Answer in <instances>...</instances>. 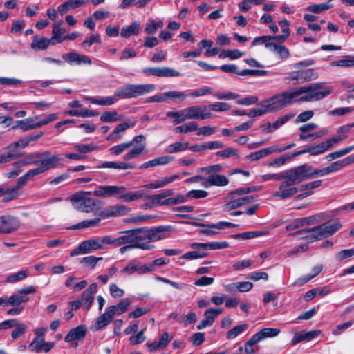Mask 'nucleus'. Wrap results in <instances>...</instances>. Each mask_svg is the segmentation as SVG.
<instances>
[{"mask_svg": "<svg viewBox=\"0 0 354 354\" xmlns=\"http://www.w3.org/2000/svg\"><path fill=\"white\" fill-rule=\"evenodd\" d=\"M122 118L123 116L115 111H106L100 116V120L103 122H115L122 120Z\"/></svg>", "mask_w": 354, "mask_h": 354, "instance_id": "a18cd8bd", "label": "nucleus"}, {"mask_svg": "<svg viewBox=\"0 0 354 354\" xmlns=\"http://www.w3.org/2000/svg\"><path fill=\"white\" fill-rule=\"evenodd\" d=\"M279 333L280 330L278 328H265L253 335L259 342L266 338L276 337L279 334Z\"/></svg>", "mask_w": 354, "mask_h": 354, "instance_id": "4c0bfd02", "label": "nucleus"}, {"mask_svg": "<svg viewBox=\"0 0 354 354\" xmlns=\"http://www.w3.org/2000/svg\"><path fill=\"white\" fill-rule=\"evenodd\" d=\"M145 196V193L141 190L126 192V188L124 187V189L121 191V194H120L119 199L129 203L142 198Z\"/></svg>", "mask_w": 354, "mask_h": 354, "instance_id": "c9c22d12", "label": "nucleus"}, {"mask_svg": "<svg viewBox=\"0 0 354 354\" xmlns=\"http://www.w3.org/2000/svg\"><path fill=\"white\" fill-rule=\"evenodd\" d=\"M87 328L84 325H80L69 330L66 335L64 341L66 342H71L75 340H82L86 335Z\"/></svg>", "mask_w": 354, "mask_h": 354, "instance_id": "b1692460", "label": "nucleus"}, {"mask_svg": "<svg viewBox=\"0 0 354 354\" xmlns=\"http://www.w3.org/2000/svg\"><path fill=\"white\" fill-rule=\"evenodd\" d=\"M269 234L268 231H250L241 234H234L232 237L236 239H251L261 236H266Z\"/></svg>", "mask_w": 354, "mask_h": 354, "instance_id": "c03bdc74", "label": "nucleus"}, {"mask_svg": "<svg viewBox=\"0 0 354 354\" xmlns=\"http://www.w3.org/2000/svg\"><path fill=\"white\" fill-rule=\"evenodd\" d=\"M337 171L342 170L344 167L354 163V155L349 156L342 160L335 162Z\"/></svg>", "mask_w": 354, "mask_h": 354, "instance_id": "774afa93", "label": "nucleus"}, {"mask_svg": "<svg viewBox=\"0 0 354 354\" xmlns=\"http://www.w3.org/2000/svg\"><path fill=\"white\" fill-rule=\"evenodd\" d=\"M53 167L52 169H55L56 167L63 166L62 164L63 158L58 156L57 155H52L50 151H45L44 152H34L30 153L26 155L23 159H21L18 161L15 162L12 164L13 167H26L29 165H41L42 161L44 160H53Z\"/></svg>", "mask_w": 354, "mask_h": 354, "instance_id": "0eeeda50", "label": "nucleus"}, {"mask_svg": "<svg viewBox=\"0 0 354 354\" xmlns=\"http://www.w3.org/2000/svg\"><path fill=\"white\" fill-rule=\"evenodd\" d=\"M324 83L316 82L295 88L294 93L297 102L318 101L326 97L331 93V89H324Z\"/></svg>", "mask_w": 354, "mask_h": 354, "instance_id": "39448f33", "label": "nucleus"}, {"mask_svg": "<svg viewBox=\"0 0 354 354\" xmlns=\"http://www.w3.org/2000/svg\"><path fill=\"white\" fill-rule=\"evenodd\" d=\"M331 66H342V67H352L354 66V57L345 56L343 59L335 60L331 62Z\"/></svg>", "mask_w": 354, "mask_h": 354, "instance_id": "603ef678", "label": "nucleus"}, {"mask_svg": "<svg viewBox=\"0 0 354 354\" xmlns=\"http://www.w3.org/2000/svg\"><path fill=\"white\" fill-rule=\"evenodd\" d=\"M274 153L273 146L265 148L254 152H252L246 156V158L252 161H256Z\"/></svg>", "mask_w": 354, "mask_h": 354, "instance_id": "58836bf2", "label": "nucleus"}, {"mask_svg": "<svg viewBox=\"0 0 354 354\" xmlns=\"http://www.w3.org/2000/svg\"><path fill=\"white\" fill-rule=\"evenodd\" d=\"M254 201V198L252 196H246L239 198L237 199L232 200L227 203L223 207L225 211H231L243 205L250 203Z\"/></svg>", "mask_w": 354, "mask_h": 354, "instance_id": "c756f323", "label": "nucleus"}, {"mask_svg": "<svg viewBox=\"0 0 354 354\" xmlns=\"http://www.w3.org/2000/svg\"><path fill=\"white\" fill-rule=\"evenodd\" d=\"M63 24V21H59L53 24V30H52V45H55L56 44H60L63 41L65 40L64 33L66 32V29L62 27Z\"/></svg>", "mask_w": 354, "mask_h": 354, "instance_id": "c85d7f7f", "label": "nucleus"}, {"mask_svg": "<svg viewBox=\"0 0 354 354\" xmlns=\"http://www.w3.org/2000/svg\"><path fill=\"white\" fill-rule=\"evenodd\" d=\"M62 58L64 62L69 64L70 65H91L92 64V61L88 56L85 55H80L75 51L63 54Z\"/></svg>", "mask_w": 354, "mask_h": 354, "instance_id": "f3484780", "label": "nucleus"}, {"mask_svg": "<svg viewBox=\"0 0 354 354\" xmlns=\"http://www.w3.org/2000/svg\"><path fill=\"white\" fill-rule=\"evenodd\" d=\"M52 44V39L44 36L35 35L30 44V48L36 51L45 50Z\"/></svg>", "mask_w": 354, "mask_h": 354, "instance_id": "2f4dec72", "label": "nucleus"}, {"mask_svg": "<svg viewBox=\"0 0 354 354\" xmlns=\"http://www.w3.org/2000/svg\"><path fill=\"white\" fill-rule=\"evenodd\" d=\"M45 339L34 338L33 340L28 345V348L31 351H35L39 353L42 351V345Z\"/></svg>", "mask_w": 354, "mask_h": 354, "instance_id": "680f3d73", "label": "nucleus"}, {"mask_svg": "<svg viewBox=\"0 0 354 354\" xmlns=\"http://www.w3.org/2000/svg\"><path fill=\"white\" fill-rule=\"evenodd\" d=\"M100 249H102V245L100 243L99 237L91 239L82 241L77 248L71 251V256L88 254Z\"/></svg>", "mask_w": 354, "mask_h": 354, "instance_id": "ddd939ff", "label": "nucleus"}, {"mask_svg": "<svg viewBox=\"0 0 354 354\" xmlns=\"http://www.w3.org/2000/svg\"><path fill=\"white\" fill-rule=\"evenodd\" d=\"M248 327L247 324H242L234 326L227 332L226 337L228 339H233L245 331Z\"/></svg>", "mask_w": 354, "mask_h": 354, "instance_id": "de8ad7c7", "label": "nucleus"}, {"mask_svg": "<svg viewBox=\"0 0 354 354\" xmlns=\"http://www.w3.org/2000/svg\"><path fill=\"white\" fill-rule=\"evenodd\" d=\"M131 304V300L128 298H125L117 304L107 307L106 309L113 317L114 315H120L127 312Z\"/></svg>", "mask_w": 354, "mask_h": 354, "instance_id": "cd10ccee", "label": "nucleus"}, {"mask_svg": "<svg viewBox=\"0 0 354 354\" xmlns=\"http://www.w3.org/2000/svg\"><path fill=\"white\" fill-rule=\"evenodd\" d=\"M131 212V208L122 204H116L105 208L102 214L104 218L118 217L127 215Z\"/></svg>", "mask_w": 354, "mask_h": 354, "instance_id": "6ab92c4d", "label": "nucleus"}, {"mask_svg": "<svg viewBox=\"0 0 354 354\" xmlns=\"http://www.w3.org/2000/svg\"><path fill=\"white\" fill-rule=\"evenodd\" d=\"M135 124V122H131L129 120H127L125 122L119 124L115 127L113 131L107 136L106 140L116 142L122 139V138L123 137L122 133H124L127 129L133 127Z\"/></svg>", "mask_w": 354, "mask_h": 354, "instance_id": "412c9836", "label": "nucleus"}, {"mask_svg": "<svg viewBox=\"0 0 354 354\" xmlns=\"http://www.w3.org/2000/svg\"><path fill=\"white\" fill-rule=\"evenodd\" d=\"M171 339L172 337L169 336V333L165 332L160 335L158 342H147L146 346L151 352H154L157 350L165 349Z\"/></svg>", "mask_w": 354, "mask_h": 354, "instance_id": "5701e85b", "label": "nucleus"}, {"mask_svg": "<svg viewBox=\"0 0 354 354\" xmlns=\"http://www.w3.org/2000/svg\"><path fill=\"white\" fill-rule=\"evenodd\" d=\"M100 218H94L92 219L84 220L82 222H80L75 225L72 228L73 229H84L93 226L97 225L100 222Z\"/></svg>", "mask_w": 354, "mask_h": 354, "instance_id": "6e6d98bb", "label": "nucleus"}, {"mask_svg": "<svg viewBox=\"0 0 354 354\" xmlns=\"http://www.w3.org/2000/svg\"><path fill=\"white\" fill-rule=\"evenodd\" d=\"M297 102L294 91H285L264 100L259 105L263 106L268 113L277 112Z\"/></svg>", "mask_w": 354, "mask_h": 354, "instance_id": "423d86ee", "label": "nucleus"}, {"mask_svg": "<svg viewBox=\"0 0 354 354\" xmlns=\"http://www.w3.org/2000/svg\"><path fill=\"white\" fill-rule=\"evenodd\" d=\"M331 7V5L325 3L319 4H313L307 6L306 8V10L313 13L319 14L324 11L329 10Z\"/></svg>", "mask_w": 354, "mask_h": 354, "instance_id": "864d4df0", "label": "nucleus"}, {"mask_svg": "<svg viewBox=\"0 0 354 354\" xmlns=\"http://www.w3.org/2000/svg\"><path fill=\"white\" fill-rule=\"evenodd\" d=\"M229 183L228 178L221 174H211L205 178L203 183L205 187H209L212 186L223 187Z\"/></svg>", "mask_w": 354, "mask_h": 354, "instance_id": "a878e982", "label": "nucleus"}, {"mask_svg": "<svg viewBox=\"0 0 354 354\" xmlns=\"http://www.w3.org/2000/svg\"><path fill=\"white\" fill-rule=\"evenodd\" d=\"M91 194V192H77L72 194L68 200L77 211L90 213L95 209L98 202V200L88 196Z\"/></svg>", "mask_w": 354, "mask_h": 354, "instance_id": "6e6552de", "label": "nucleus"}, {"mask_svg": "<svg viewBox=\"0 0 354 354\" xmlns=\"http://www.w3.org/2000/svg\"><path fill=\"white\" fill-rule=\"evenodd\" d=\"M198 248L199 249L197 250L190 251L184 254L182 256V258L185 259L193 260L196 259H201L207 255V252L205 250L200 248Z\"/></svg>", "mask_w": 354, "mask_h": 354, "instance_id": "09e8293b", "label": "nucleus"}, {"mask_svg": "<svg viewBox=\"0 0 354 354\" xmlns=\"http://www.w3.org/2000/svg\"><path fill=\"white\" fill-rule=\"evenodd\" d=\"M53 160L54 159L44 160L42 161L41 165H39L38 167L27 171L23 176L18 178L17 184L13 189H16V191L19 192V190L22 188L28 180H32L34 177L44 173L49 169H51L52 167H53Z\"/></svg>", "mask_w": 354, "mask_h": 354, "instance_id": "1a4fd4ad", "label": "nucleus"}, {"mask_svg": "<svg viewBox=\"0 0 354 354\" xmlns=\"http://www.w3.org/2000/svg\"><path fill=\"white\" fill-rule=\"evenodd\" d=\"M140 31V25L134 21L129 26H123L121 29L120 36L124 38H129L132 35H138Z\"/></svg>", "mask_w": 354, "mask_h": 354, "instance_id": "a19ab883", "label": "nucleus"}, {"mask_svg": "<svg viewBox=\"0 0 354 354\" xmlns=\"http://www.w3.org/2000/svg\"><path fill=\"white\" fill-rule=\"evenodd\" d=\"M165 96L166 100L170 98L176 100L178 102H181L184 101L187 97H189L188 94H185L183 92L175 90L165 92Z\"/></svg>", "mask_w": 354, "mask_h": 354, "instance_id": "8fccbe9b", "label": "nucleus"}, {"mask_svg": "<svg viewBox=\"0 0 354 354\" xmlns=\"http://www.w3.org/2000/svg\"><path fill=\"white\" fill-rule=\"evenodd\" d=\"M268 74V71L257 69H244L239 73L241 76H266Z\"/></svg>", "mask_w": 354, "mask_h": 354, "instance_id": "bf43d9fd", "label": "nucleus"}, {"mask_svg": "<svg viewBox=\"0 0 354 354\" xmlns=\"http://www.w3.org/2000/svg\"><path fill=\"white\" fill-rule=\"evenodd\" d=\"M35 292L36 289L32 286L19 289L17 291V294H14L8 298L9 305L12 306H19L22 303H26L29 300L27 295L34 293Z\"/></svg>", "mask_w": 354, "mask_h": 354, "instance_id": "2eb2a0df", "label": "nucleus"}, {"mask_svg": "<svg viewBox=\"0 0 354 354\" xmlns=\"http://www.w3.org/2000/svg\"><path fill=\"white\" fill-rule=\"evenodd\" d=\"M28 276V272L26 270H20L17 272L9 275L6 278L8 283H15L26 279Z\"/></svg>", "mask_w": 354, "mask_h": 354, "instance_id": "4d7b16f0", "label": "nucleus"}, {"mask_svg": "<svg viewBox=\"0 0 354 354\" xmlns=\"http://www.w3.org/2000/svg\"><path fill=\"white\" fill-rule=\"evenodd\" d=\"M326 214L323 212L315 214L306 217L298 218L286 226V230L297 229L306 225L319 223L326 219Z\"/></svg>", "mask_w": 354, "mask_h": 354, "instance_id": "9b49d317", "label": "nucleus"}, {"mask_svg": "<svg viewBox=\"0 0 354 354\" xmlns=\"http://www.w3.org/2000/svg\"><path fill=\"white\" fill-rule=\"evenodd\" d=\"M22 156V153L19 152L10 143L9 145L3 147L0 153V165L10 162Z\"/></svg>", "mask_w": 354, "mask_h": 354, "instance_id": "aec40b11", "label": "nucleus"}, {"mask_svg": "<svg viewBox=\"0 0 354 354\" xmlns=\"http://www.w3.org/2000/svg\"><path fill=\"white\" fill-rule=\"evenodd\" d=\"M337 171H338L334 162L330 165L320 169H314L313 167H312L311 176L312 178H315L320 176H324L330 174L335 173Z\"/></svg>", "mask_w": 354, "mask_h": 354, "instance_id": "ea45409f", "label": "nucleus"}, {"mask_svg": "<svg viewBox=\"0 0 354 354\" xmlns=\"http://www.w3.org/2000/svg\"><path fill=\"white\" fill-rule=\"evenodd\" d=\"M229 246V243L226 241L222 242H211V243H196L191 245L192 248H200L205 251L207 250H219L225 249Z\"/></svg>", "mask_w": 354, "mask_h": 354, "instance_id": "f704fd0d", "label": "nucleus"}, {"mask_svg": "<svg viewBox=\"0 0 354 354\" xmlns=\"http://www.w3.org/2000/svg\"><path fill=\"white\" fill-rule=\"evenodd\" d=\"M259 343V341L255 338L254 335H252L245 343L244 345V350L247 354H254L256 351L254 349L253 346Z\"/></svg>", "mask_w": 354, "mask_h": 354, "instance_id": "69168bd1", "label": "nucleus"}, {"mask_svg": "<svg viewBox=\"0 0 354 354\" xmlns=\"http://www.w3.org/2000/svg\"><path fill=\"white\" fill-rule=\"evenodd\" d=\"M65 115L79 117H94L99 115V113L94 111H90L87 109L82 110L71 109L66 111Z\"/></svg>", "mask_w": 354, "mask_h": 354, "instance_id": "49530a36", "label": "nucleus"}, {"mask_svg": "<svg viewBox=\"0 0 354 354\" xmlns=\"http://www.w3.org/2000/svg\"><path fill=\"white\" fill-rule=\"evenodd\" d=\"M173 230L171 225H159L151 228L139 227L134 229L135 245L136 248L144 250H150L154 245L149 244L167 239L169 236V232Z\"/></svg>", "mask_w": 354, "mask_h": 354, "instance_id": "7ed1b4c3", "label": "nucleus"}, {"mask_svg": "<svg viewBox=\"0 0 354 354\" xmlns=\"http://www.w3.org/2000/svg\"><path fill=\"white\" fill-rule=\"evenodd\" d=\"M162 26H163V21H156L153 19H150L149 21V23L147 24V25H146V27L145 28V31L147 34L153 35V34H154L156 32V30L159 28H162Z\"/></svg>", "mask_w": 354, "mask_h": 354, "instance_id": "13d9d810", "label": "nucleus"}, {"mask_svg": "<svg viewBox=\"0 0 354 354\" xmlns=\"http://www.w3.org/2000/svg\"><path fill=\"white\" fill-rule=\"evenodd\" d=\"M174 158L171 156L165 155L157 157L153 160L147 161L139 166V169H145L151 167H155L159 165H165L173 161Z\"/></svg>", "mask_w": 354, "mask_h": 354, "instance_id": "393cba45", "label": "nucleus"}, {"mask_svg": "<svg viewBox=\"0 0 354 354\" xmlns=\"http://www.w3.org/2000/svg\"><path fill=\"white\" fill-rule=\"evenodd\" d=\"M80 300L82 301V305L84 306V309L88 310L94 301V297L84 291L82 294L81 299Z\"/></svg>", "mask_w": 354, "mask_h": 354, "instance_id": "e2e57ef3", "label": "nucleus"}, {"mask_svg": "<svg viewBox=\"0 0 354 354\" xmlns=\"http://www.w3.org/2000/svg\"><path fill=\"white\" fill-rule=\"evenodd\" d=\"M122 272L128 275H131L134 273L143 274L149 272L147 263L142 265L136 261H131L123 268Z\"/></svg>", "mask_w": 354, "mask_h": 354, "instance_id": "4be33fe9", "label": "nucleus"}, {"mask_svg": "<svg viewBox=\"0 0 354 354\" xmlns=\"http://www.w3.org/2000/svg\"><path fill=\"white\" fill-rule=\"evenodd\" d=\"M118 246L122 245H131L135 243L134 229L118 232L117 237Z\"/></svg>", "mask_w": 354, "mask_h": 354, "instance_id": "72a5a7b5", "label": "nucleus"}, {"mask_svg": "<svg viewBox=\"0 0 354 354\" xmlns=\"http://www.w3.org/2000/svg\"><path fill=\"white\" fill-rule=\"evenodd\" d=\"M337 171L342 170L344 167L354 163V155L349 156L342 160L335 162Z\"/></svg>", "mask_w": 354, "mask_h": 354, "instance_id": "338daca9", "label": "nucleus"}, {"mask_svg": "<svg viewBox=\"0 0 354 354\" xmlns=\"http://www.w3.org/2000/svg\"><path fill=\"white\" fill-rule=\"evenodd\" d=\"M38 116L29 117L24 120H17L13 129H19L23 132L39 128L37 126Z\"/></svg>", "mask_w": 354, "mask_h": 354, "instance_id": "bb28decb", "label": "nucleus"}, {"mask_svg": "<svg viewBox=\"0 0 354 354\" xmlns=\"http://www.w3.org/2000/svg\"><path fill=\"white\" fill-rule=\"evenodd\" d=\"M327 133H328V130L323 129L318 132H314L313 133H309V134H306V135L304 134V133H301L299 135V139L301 140H316L319 138H321L322 136H323Z\"/></svg>", "mask_w": 354, "mask_h": 354, "instance_id": "052dcab7", "label": "nucleus"}, {"mask_svg": "<svg viewBox=\"0 0 354 354\" xmlns=\"http://www.w3.org/2000/svg\"><path fill=\"white\" fill-rule=\"evenodd\" d=\"M145 136L143 135L136 136L130 141L111 147L109 151L113 155L119 156L127 149L132 147L122 157L123 160L127 162L131 160L138 158L145 151Z\"/></svg>", "mask_w": 354, "mask_h": 354, "instance_id": "20e7f679", "label": "nucleus"}, {"mask_svg": "<svg viewBox=\"0 0 354 354\" xmlns=\"http://www.w3.org/2000/svg\"><path fill=\"white\" fill-rule=\"evenodd\" d=\"M156 86L152 84H126L118 88L114 92V95L95 98L88 97L86 100L91 104L100 106H111L115 104L118 99H131L153 92Z\"/></svg>", "mask_w": 354, "mask_h": 354, "instance_id": "f03ea898", "label": "nucleus"}, {"mask_svg": "<svg viewBox=\"0 0 354 354\" xmlns=\"http://www.w3.org/2000/svg\"><path fill=\"white\" fill-rule=\"evenodd\" d=\"M166 116H167V118H174V120L172 122L174 125L181 124L187 120L186 118V114L184 111V109H180L178 111H168L166 113Z\"/></svg>", "mask_w": 354, "mask_h": 354, "instance_id": "37998d69", "label": "nucleus"}, {"mask_svg": "<svg viewBox=\"0 0 354 354\" xmlns=\"http://www.w3.org/2000/svg\"><path fill=\"white\" fill-rule=\"evenodd\" d=\"M189 148V142H176L169 145L166 149L165 152L167 153H175L178 152L185 151Z\"/></svg>", "mask_w": 354, "mask_h": 354, "instance_id": "79ce46f5", "label": "nucleus"}, {"mask_svg": "<svg viewBox=\"0 0 354 354\" xmlns=\"http://www.w3.org/2000/svg\"><path fill=\"white\" fill-rule=\"evenodd\" d=\"M113 317L111 315L109 310L106 308L105 312L97 319L96 322L91 327V330L96 332L102 328L108 326L113 320Z\"/></svg>", "mask_w": 354, "mask_h": 354, "instance_id": "473e14b6", "label": "nucleus"}, {"mask_svg": "<svg viewBox=\"0 0 354 354\" xmlns=\"http://www.w3.org/2000/svg\"><path fill=\"white\" fill-rule=\"evenodd\" d=\"M317 75L314 69L308 68L294 71L288 73L283 78V81L286 84H303L306 82L315 80Z\"/></svg>", "mask_w": 354, "mask_h": 354, "instance_id": "9d476101", "label": "nucleus"}, {"mask_svg": "<svg viewBox=\"0 0 354 354\" xmlns=\"http://www.w3.org/2000/svg\"><path fill=\"white\" fill-rule=\"evenodd\" d=\"M311 170V165L303 164L282 171L284 180L279 184V190L273 192L272 196L279 200L291 198L299 192V188L292 186L312 178Z\"/></svg>", "mask_w": 354, "mask_h": 354, "instance_id": "f257e3e1", "label": "nucleus"}, {"mask_svg": "<svg viewBox=\"0 0 354 354\" xmlns=\"http://www.w3.org/2000/svg\"><path fill=\"white\" fill-rule=\"evenodd\" d=\"M223 311L222 308H209L204 313V317L213 324L215 319L221 315Z\"/></svg>", "mask_w": 354, "mask_h": 354, "instance_id": "5fc2aeb1", "label": "nucleus"}, {"mask_svg": "<svg viewBox=\"0 0 354 354\" xmlns=\"http://www.w3.org/2000/svg\"><path fill=\"white\" fill-rule=\"evenodd\" d=\"M124 189V186L116 185H104L100 186L97 189L95 190L93 193L95 196L101 197H111L116 196L119 199L121 191Z\"/></svg>", "mask_w": 354, "mask_h": 354, "instance_id": "a211bd4d", "label": "nucleus"}, {"mask_svg": "<svg viewBox=\"0 0 354 354\" xmlns=\"http://www.w3.org/2000/svg\"><path fill=\"white\" fill-rule=\"evenodd\" d=\"M207 106L203 105L191 106L184 109L187 120H205L212 117L210 112H205Z\"/></svg>", "mask_w": 354, "mask_h": 354, "instance_id": "4468645a", "label": "nucleus"}, {"mask_svg": "<svg viewBox=\"0 0 354 354\" xmlns=\"http://www.w3.org/2000/svg\"><path fill=\"white\" fill-rule=\"evenodd\" d=\"M295 115V114L292 113H286L284 115L279 118L272 123L267 122L261 124L260 128L262 129L263 131L266 133H272L279 129L290 120H291Z\"/></svg>", "mask_w": 354, "mask_h": 354, "instance_id": "dca6fc26", "label": "nucleus"}, {"mask_svg": "<svg viewBox=\"0 0 354 354\" xmlns=\"http://www.w3.org/2000/svg\"><path fill=\"white\" fill-rule=\"evenodd\" d=\"M341 227L342 224L339 221L328 222L320 225L321 230L323 231L324 236H325V238L334 234L341 228Z\"/></svg>", "mask_w": 354, "mask_h": 354, "instance_id": "e433bc0d", "label": "nucleus"}, {"mask_svg": "<svg viewBox=\"0 0 354 354\" xmlns=\"http://www.w3.org/2000/svg\"><path fill=\"white\" fill-rule=\"evenodd\" d=\"M20 226V220L16 216L8 214L0 216V234H11L17 231Z\"/></svg>", "mask_w": 354, "mask_h": 354, "instance_id": "f8f14e48", "label": "nucleus"}, {"mask_svg": "<svg viewBox=\"0 0 354 354\" xmlns=\"http://www.w3.org/2000/svg\"><path fill=\"white\" fill-rule=\"evenodd\" d=\"M313 156H317L321 154L326 151L330 149V147L327 141V140L324 142H322L317 145L313 146Z\"/></svg>", "mask_w": 354, "mask_h": 354, "instance_id": "0e129e2a", "label": "nucleus"}, {"mask_svg": "<svg viewBox=\"0 0 354 354\" xmlns=\"http://www.w3.org/2000/svg\"><path fill=\"white\" fill-rule=\"evenodd\" d=\"M98 146L95 145L93 143L89 144H76L73 146V149L75 151H77L82 153H87L91 151H95L98 149Z\"/></svg>", "mask_w": 354, "mask_h": 354, "instance_id": "3c124183", "label": "nucleus"}, {"mask_svg": "<svg viewBox=\"0 0 354 354\" xmlns=\"http://www.w3.org/2000/svg\"><path fill=\"white\" fill-rule=\"evenodd\" d=\"M136 167V165L132 162L106 161L97 166V169L110 168L114 169H132Z\"/></svg>", "mask_w": 354, "mask_h": 354, "instance_id": "7c9ffc66", "label": "nucleus"}]
</instances>
